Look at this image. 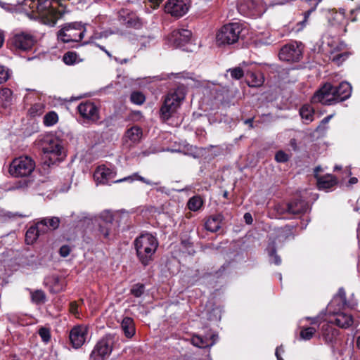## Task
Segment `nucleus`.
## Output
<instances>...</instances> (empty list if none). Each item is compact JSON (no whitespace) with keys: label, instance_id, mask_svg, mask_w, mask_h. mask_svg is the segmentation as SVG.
I'll use <instances>...</instances> for the list:
<instances>
[{"label":"nucleus","instance_id":"obj_1","mask_svg":"<svg viewBox=\"0 0 360 360\" xmlns=\"http://www.w3.org/2000/svg\"><path fill=\"white\" fill-rule=\"evenodd\" d=\"M351 94L352 86L347 82H341L337 86L326 83L314 94L311 103L330 105L345 101L350 97Z\"/></svg>","mask_w":360,"mask_h":360},{"label":"nucleus","instance_id":"obj_2","mask_svg":"<svg viewBox=\"0 0 360 360\" xmlns=\"http://www.w3.org/2000/svg\"><path fill=\"white\" fill-rule=\"evenodd\" d=\"M22 6L25 11H28L26 8L28 7L32 13H37L45 23L51 25H54L63 15L61 11L52 5L51 0H38L37 3L34 0H24Z\"/></svg>","mask_w":360,"mask_h":360},{"label":"nucleus","instance_id":"obj_3","mask_svg":"<svg viewBox=\"0 0 360 360\" xmlns=\"http://www.w3.org/2000/svg\"><path fill=\"white\" fill-rule=\"evenodd\" d=\"M159 243L155 236L149 233H143L134 240V246L140 262L147 266L153 259Z\"/></svg>","mask_w":360,"mask_h":360},{"label":"nucleus","instance_id":"obj_4","mask_svg":"<svg viewBox=\"0 0 360 360\" xmlns=\"http://www.w3.org/2000/svg\"><path fill=\"white\" fill-rule=\"evenodd\" d=\"M116 174L117 172L115 168H109L105 165H100L95 170L94 178L97 184H109L110 182L117 184L128 181L131 183L135 179H137L147 185L158 184V183H153L151 181L139 175L138 173H134L131 176L113 181L114 178L116 176Z\"/></svg>","mask_w":360,"mask_h":360},{"label":"nucleus","instance_id":"obj_5","mask_svg":"<svg viewBox=\"0 0 360 360\" xmlns=\"http://www.w3.org/2000/svg\"><path fill=\"white\" fill-rule=\"evenodd\" d=\"M186 92V87L183 84L178 85L168 91L160 108L161 115L165 120H168L176 112L184 101Z\"/></svg>","mask_w":360,"mask_h":360},{"label":"nucleus","instance_id":"obj_6","mask_svg":"<svg viewBox=\"0 0 360 360\" xmlns=\"http://www.w3.org/2000/svg\"><path fill=\"white\" fill-rule=\"evenodd\" d=\"M41 149L49 165L60 162L65 156V151L62 140L56 136L48 135L41 141Z\"/></svg>","mask_w":360,"mask_h":360},{"label":"nucleus","instance_id":"obj_7","mask_svg":"<svg viewBox=\"0 0 360 360\" xmlns=\"http://www.w3.org/2000/svg\"><path fill=\"white\" fill-rule=\"evenodd\" d=\"M242 31L238 23L224 25L217 34V41L220 45L233 44L238 41Z\"/></svg>","mask_w":360,"mask_h":360},{"label":"nucleus","instance_id":"obj_8","mask_svg":"<svg viewBox=\"0 0 360 360\" xmlns=\"http://www.w3.org/2000/svg\"><path fill=\"white\" fill-rule=\"evenodd\" d=\"M85 32V28L81 22H72L65 25L59 32L58 37L62 41L68 43L81 41Z\"/></svg>","mask_w":360,"mask_h":360},{"label":"nucleus","instance_id":"obj_9","mask_svg":"<svg viewBox=\"0 0 360 360\" xmlns=\"http://www.w3.org/2000/svg\"><path fill=\"white\" fill-rule=\"evenodd\" d=\"M34 160L27 156H21L15 158L11 164L9 172L15 177L27 176L34 169Z\"/></svg>","mask_w":360,"mask_h":360},{"label":"nucleus","instance_id":"obj_10","mask_svg":"<svg viewBox=\"0 0 360 360\" xmlns=\"http://www.w3.org/2000/svg\"><path fill=\"white\" fill-rule=\"evenodd\" d=\"M304 45L302 42L291 41L280 49L278 57L281 60L295 63L298 62L302 58Z\"/></svg>","mask_w":360,"mask_h":360},{"label":"nucleus","instance_id":"obj_11","mask_svg":"<svg viewBox=\"0 0 360 360\" xmlns=\"http://www.w3.org/2000/svg\"><path fill=\"white\" fill-rule=\"evenodd\" d=\"M191 5V0H167L165 4V11L172 17L179 18L188 12Z\"/></svg>","mask_w":360,"mask_h":360},{"label":"nucleus","instance_id":"obj_12","mask_svg":"<svg viewBox=\"0 0 360 360\" xmlns=\"http://www.w3.org/2000/svg\"><path fill=\"white\" fill-rule=\"evenodd\" d=\"M112 349V340L110 337H104L96 345L91 354V360H104Z\"/></svg>","mask_w":360,"mask_h":360},{"label":"nucleus","instance_id":"obj_13","mask_svg":"<svg viewBox=\"0 0 360 360\" xmlns=\"http://www.w3.org/2000/svg\"><path fill=\"white\" fill-rule=\"evenodd\" d=\"M78 112L85 120L96 122L99 119V110L92 102L81 103L77 107Z\"/></svg>","mask_w":360,"mask_h":360},{"label":"nucleus","instance_id":"obj_14","mask_svg":"<svg viewBox=\"0 0 360 360\" xmlns=\"http://www.w3.org/2000/svg\"><path fill=\"white\" fill-rule=\"evenodd\" d=\"M192 37V32L187 29H176L171 32L168 40L171 44L176 47L181 48L188 44Z\"/></svg>","mask_w":360,"mask_h":360},{"label":"nucleus","instance_id":"obj_15","mask_svg":"<svg viewBox=\"0 0 360 360\" xmlns=\"http://www.w3.org/2000/svg\"><path fill=\"white\" fill-rule=\"evenodd\" d=\"M118 20L121 25L128 28L139 29L142 25L141 21L136 14L127 8H122L119 11Z\"/></svg>","mask_w":360,"mask_h":360},{"label":"nucleus","instance_id":"obj_16","mask_svg":"<svg viewBox=\"0 0 360 360\" xmlns=\"http://www.w3.org/2000/svg\"><path fill=\"white\" fill-rule=\"evenodd\" d=\"M35 43L34 37L26 32H20L15 34L12 39V45L18 50L27 51L34 46Z\"/></svg>","mask_w":360,"mask_h":360},{"label":"nucleus","instance_id":"obj_17","mask_svg":"<svg viewBox=\"0 0 360 360\" xmlns=\"http://www.w3.org/2000/svg\"><path fill=\"white\" fill-rule=\"evenodd\" d=\"M88 328L85 326H76L73 327L69 335L70 342L74 348L81 347L86 341Z\"/></svg>","mask_w":360,"mask_h":360},{"label":"nucleus","instance_id":"obj_18","mask_svg":"<svg viewBox=\"0 0 360 360\" xmlns=\"http://www.w3.org/2000/svg\"><path fill=\"white\" fill-rule=\"evenodd\" d=\"M309 208L307 202L303 200H296L286 205V209L280 211V205L277 207V210L281 214L288 212L292 214H300L306 212Z\"/></svg>","mask_w":360,"mask_h":360},{"label":"nucleus","instance_id":"obj_19","mask_svg":"<svg viewBox=\"0 0 360 360\" xmlns=\"http://www.w3.org/2000/svg\"><path fill=\"white\" fill-rule=\"evenodd\" d=\"M321 333L322 338L325 340V342L333 347V345L339 335V330L335 328L330 323H324L321 326Z\"/></svg>","mask_w":360,"mask_h":360},{"label":"nucleus","instance_id":"obj_20","mask_svg":"<svg viewBox=\"0 0 360 360\" xmlns=\"http://www.w3.org/2000/svg\"><path fill=\"white\" fill-rule=\"evenodd\" d=\"M217 338V335L214 333L210 335V337L193 335L191 338V343L199 348L210 347L215 344Z\"/></svg>","mask_w":360,"mask_h":360},{"label":"nucleus","instance_id":"obj_21","mask_svg":"<svg viewBox=\"0 0 360 360\" xmlns=\"http://www.w3.org/2000/svg\"><path fill=\"white\" fill-rule=\"evenodd\" d=\"M113 217L111 213L106 212L102 214L99 222V231L101 235L107 238L112 228Z\"/></svg>","mask_w":360,"mask_h":360},{"label":"nucleus","instance_id":"obj_22","mask_svg":"<svg viewBox=\"0 0 360 360\" xmlns=\"http://www.w3.org/2000/svg\"><path fill=\"white\" fill-rule=\"evenodd\" d=\"M238 10L244 15L253 16L257 12V4L255 0H240L238 5Z\"/></svg>","mask_w":360,"mask_h":360},{"label":"nucleus","instance_id":"obj_23","mask_svg":"<svg viewBox=\"0 0 360 360\" xmlns=\"http://www.w3.org/2000/svg\"><path fill=\"white\" fill-rule=\"evenodd\" d=\"M60 224V219L56 217L51 218H43L38 221V227L41 229L42 233H46L49 230L56 229Z\"/></svg>","mask_w":360,"mask_h":360},{"label":"nucleus","instance_id":"obj_24","mask_svg":"<svg viewBox=\"0 0 360 360\" xmlns=\"http://www.w3.org/2000/svg\"><path fill=\"white\" fill-rule=\"evenodd\" d=\"M121 329L127 338H131L136 333L135 323L133 319L124 317L121 322Z\"/></svg>","mask_w":360,"mask_h":360},{"label":"nucleus","instance_id":"obj_25","mask_svg":"<svg viewBox=\"0 0 360 360\" xmlns=\"http://www.w3.org/2000/svg\"><path fill=\"white\" fill-rule=\"evenodd\" d=\"M337 183V179L331 174H326L320 176L317 179V185L319 188L323 190L329 189L335 186Z\"/></svg>","mask_w":360,"mask_h":360},{"label":"nucleus","instance_id":"obj_26","mask_svg":"<svg viewBox=\"0 0 360 360\" xmlns=\"http://www.w3.org/2000/svg\"><path fill=\"white\" fill-rule=\"evenodd\" d=\"M222 216L221 214H215L209 217L205 222V229L211 232L217 231L221 227Z\"/></svg>","mask_w":360,"mask_h":360},{"label":"nucleus","instance_id":"obj_27","mask_svg":"<svg viewBox=\"0 0 360 360\" xmlns=\"http://www.w3.org/2000/svg\"><path fill=\"white\" fill-rule=\"evenodd\" d=\"M353 318L351 315L344 312L338 313L335 316V323L342 328H347L353 323Z\"/></svg>","mask_w":360,"mask_h":360},{"label":"nucleus","instance_id":"obj_28","mask_svg":"<svg viewBox=\"0 0 360 360\" xmlns=\"http://www.w3.org/2000/svg\"><path fill=\"white\" fill-rule=\"evenodd\" d=\"M142 129L138 126H134L129 129L125 134V137L132 143L139 142L142 137Z\"/></svg>","mask_w":360,"mask_h":360},{"label":"nucleus","instance_id":"obj_29","mask_svg":"<svg viewBox=\"0 0 360 360\" xmlns=\"http://www.w3.org/2000/svg\"><path fill=\"white\" fill-rule=\"evenodd\" d=\"M41 229L38 227V222L35 226H31L28 229L25 234V241L27 244H32L39 235L43 234Z\"/></svg>","mask_w":360,"mask_h":360},{"label":"nucleus","instance_id":"obj_30","mask_svg":"<svg viewBox=\"0 0 360 360\" xmlns=\"http://www.w3.org/2000/svg\"><path fill=\"white\" fill-rule=\"evenodd\" d=\"M317 4H318V2L316 4V5L314 7H312L311 9H309L304 13V14H303L304 19L302 21L297 22L295 25V27H293L292 28L291 31H293L295 32H299L303 30V29L306 27V25L307 24L308 19H309L311 13L316 10Z\"/></svg>","mask_w":360,"mask_h":360},{"label":"nucleus","instance_id":"obj_31","mask_svg":"<svg viewBox=\"0 0 360 360\" xmlns=\"http://www.w3.org/2000/svg\"><path fill=\"white\" fill-rule=\"evenodd\" d=\"M12 91L8 88H4L0 91V105L6 108L13 99Z\"/></svg>","mask_w":360,"mask_h":360},{"label":"nucleus","instance_id":"obj_32","mask_svg":"<svg viewBox=\"0 0 360 360\" xmlns=\"http://www.w3.org/2000/svg\"><path fill=\"white\" fill-rule=\"evenodd\" d=\"M300 115L307 123H309L314 119V110L310 105H303L300 110Z\"/></svg>","mask_w":360,"mask_h":360},{"label":"nucleus","instance_id":"obj_33","mask_svg":"<svg viewBox=\"0 0 360 360\" xmlns=\"http://www.w3.org/2000/svg\"><path fill=\"white\" fill-rule=\"evenodd\" d=\"M202 204V199L199 195H195L189 199L187 206L190 210L195 212L200 209Z\"/></svg>","mask_w":360,"mask_h":360},{"label":"nucleus","instance_id":"obj_34","mask_svg":"<svg viewBox=\"0 0 360 360\" xmlns=\"http://www.w3.org/2000/svg\"><path fill=\"white\" fill-rule=\"evenodd\" d=\"M267 250L269 256L270 257V262L276 265H280L281 264V259L280 256L276 254L275 243L269 244Z\"/></svg>","mask_w":360,"mask_h":360},{"label":"nucleus","instance_id":"obj_35","mask_svg":"<svg viewBox=\"0 0 360 360\" xmlns=\"http://www.w3.org/2000/svg\"><path fill=\"white\" fill-rule=\"evenodd\" d=\"M53 284L51 286V291L54 293H58L64 289L65 283L64 280L59 277H53Z\"/></svg>","mask_w":360,"mask_h":360},{"label":"nucleus","instance_id":"obj_36","mask_svg":"<svg viewBox=\"0 0 360 360\" xmlns=\"http://www.w3.org/2000/svg\"><path fill=\"white\" fill-rule=\"evenodd\" d=\"M333 302H337L340 308L347 306L346 293L342 288L339 289L337 295L333 298Z\"/></svg>","mask_w":360,"mask_h":360},{"label":"nucleus","instance_id":"obj_37","mask_svg":"<svg viewBox=\"0 0 360 360\" xmlns=\"http://www.w3.org/2000/svg\"><path fill=\"white\" fill-rule=\"evenodd\" d=\"M58 115L53 111L48 112L44 117V124L47 127L54 125L58 122Z\"/></svg>","mask_w":360,"mask_h":360},{"label":"nucleus","instance_id":"obj_38","mask_svg":"<svg viewBox=\"0 0 360 360\" xmlns=\"http://www.w3.org/2000/svg\"><path fill=\"white\" fill-rule=\"evenodd\" d=\"M30 293L32 301L35 304H41L45 302L46 295L42 290H37L32 291Z\"/></svg>","mask_w":360,"mask_h":360},{"label":"nucleus","instance_id":"obj_39","mask_svg":"<svg viewBox=\"0 0 360 360\" xmlns=\"http://www.w3.org/2000/svg\"><path fill=\"white\" fill-rule=\"evenodd\" d=\"M263 82L264 79L261 75L251 73L248 84L250 86H259L262 84Z\"/></svg>","mask_w":360,"mask_h":360},{"label":"nucleus","instance_id":"obj_40","mask_svg":"<svg viewBox=\"0 0 360 360\" xmlns=\"http://www.w3.org/2000/svg\"><path fill=\"white\" fill-rule=\"evenodd\" d=\"M44 105L43 103H37L31 106L29 113L31 116L35 117L41 115L44 112Z\"/></svg>","mask_w":360,"mask_h":360},{"label":"nucleus","instance_id":"obj_41","mask_svg":"<svg viewBox=\"0 0 360 360\" xmlns=\"http://www.w3.org/2000/svg\"><path fill=\"white\" fill-rule=\"evenodd\" d=\"M316 330L314 327L302 328L300 331V337L302 340H309L312 338Z\"/></svg>","mask_w":360,"mask_h":360},{"label":"nucleus","instance_id":"obj_42","mask_svg":"<svg viewBox=\"0 0 360 360\" xmlns=\"http://www.w3.org/2000/svg\"><path fill=\"white\" fill-rule=\"evenodd\" d=\"M145 99V96L140 91H133L130 96L131 101L136 105L143 104Z\"/></svg>","mask_w":360,"mask_h":360},{"label":"nucleus","instance_id":"obj_43","mask_svg":"<svg viewBox=\"0 0 360 360\" xmlns=\"http://www.w3.org/2000/svg\"><path fill=\"white\" fill-rule=\"evenodd\" d=\"M77 56L74 52H68L64 54L63 60L67 65H72L77 60Z\"/></svg>","mask_w":360,"mask_h":360},{"label":"nucleus","instance_id":"obj_44","mask_svg":"<svg viewBox=\"0 0 360 360\" xmlns=\"http://www.w3.org/2000/svg\"><path fill=\"white\" fill-rule=\"evenodd\" d=\"M144 285L141 283L135 284L132 286L131 289V293L134 295L136 297H141L144 292Z\"/></svg>","mask_w":360,"mask_h":360},{"label":"nucleus","instance_id":"obj_45","mask_svg":"<svg viewBox=\"0 0 360 360\" xmlns=\"http://www.w3.org/2000/svg\"><path fill=\"white\" fill-rule=\"evenodd\" d=\"M39 335L44 342H48L51 339L50 330L47 328H40L39 330Z\"/></svg>","mask_w":360,"mask_h":360},{"label":"nucleus","instance_id":"obj_46","mask_svg":"<svg viewBox=\"0 0 360 360\" xmlns=\"http://www.w3.org/2000/svg\"><path fill=\"white\" fill-rule=\"evenodd\" d=\"M229 72L231 73V76L236 79H240L244 75L243 70L239 67L230 69Z\"/></svg>","mask_w":360,"mask_h":360},{"label":"nucleus","instance_id":"obj_47","mask_svg":"<svg viewBox=\"0 0 360 360\" xmlns=\"http://www.w3.org/2000/svg\"><path fill=\"white\" fill-rule=\"evenodd\" d=\"M9 78L8 70L0 65V84L6 82Z\"/></svg>","mask_w":360,"mask_h":360},{"label":"nucleus","instance_id":"obj_48","mask_svg":"<svg viewBox=\"0 0 360 360\" xmlns=\"http://www.w3.org/2000/svg\"><path fill=\"white\" fill-rule=\"evenodd\" d=\"M275 159L278 162H285L288 160V155L283 151L280 150L276 153Z\"/></svg>","mask_w":360,"mask_h":360},{"label":"nucleus","instance_id":"obj_49","mask_svg":"<svg viewBox=\"0 0 360 360\" xmlns=\"http://www.w3.org/2000/svg\"><path fill=\"white\" fill-rule=\"evenodd\" d=\"M69 311L75 317L79 318V311H78V305L76 303V302H72L70 303Z\"/></svg>","mask_w":360,"mask_h":360},{"label":"nucleus","instance_id":"obj_50","mask_svg":"<svg viewBox=\"0 0 360 360\" xmlns=\"http://www.w3.org/2000/svg\"><path fill=\"white\" fill-rule=\"evenodd\" d=\"M347 53L338 54L333 58V61L336 62L338 64H339L342 61L345 60L347 58Z\"/></svg>","mask_w":360,"mask_h":360},{"label":"nucleus","instance_id":"obj_51","mask_svg":"<svg viewBox=\"0 0 360 360\" xmlns=\"http://www.w3.org/2000/svg\"><path fill=\"white\" fill-rule=\"evenodd\" d=\"M70 250H71L70 248L68 245H63L60 248L59 252L62 257H65L69 255Z\"/></svg>","mask_w":360,"mask_h":360},{"label":"nucleus","instance_id":"obj_52","mask_svg":"<svg viewBox=\"0 0 360 360\" xmlns=\"http://www.w3.org/2000/svg\"><path fill=\"white\" fill-rule=\"evenodd\" d=\"M172 75H173V73ZM174 75H175L176 78L191 79V77L189 76L188 73L179 72V73L174 74Z\"/></svg>","mask_w":360,"mask_h":360},{"label":"nucleus","instance_id":"obj_53","mask_svg":"<svg viewBox=\"0 0 360 360\" xmlns=\"http://www.w3.org/2000/svg\"><path fill=\"white\" fill-rule=\"evenodd\" d=\"M244 219H245V221L246 222V224H251L253 221L251 214L248 213V212H247L244 214Z\"/></svg>","mask_w":360,"mask_h":360},{"label":"nucleus","instance_id":"obj_54","mask_svg":"<svg viewBox=\"0 0 360 360\" xmlns=\"http://www.w3.org/2000/svg\"><path fill=\"white\" fill-rule=\"evenodd\" d=\"M282 350V352H284V349H283L282 346L277 347L276 349L275 355L278 360H283V359L281 357V354H279V351Z\"/></svg>","mask_w":360,"mask_h":360},{"label":"nucleus","instance_id":"obj_55","mask_svg":"<svg viewBox=\"0 0 360 360\" xmlns=\"http://www.w3.org/2000/svg\"><path fill=\"white\" fill-rule=\"evenodd\" d=\"M98 47L101 50L103 51V52H105L106 53V55L110 58H112V54L108 51L105 49V48L103 46H101V45H98Z\"/></svg>","mask_w":360,"mask_h":360},{"label":"nucleus","instance_id":"obj_56","mask_svg":"<svg viewBox=\"0 0 360 360\" xmlns=\"http://www.w3.org/2000/svg\"><path fill=\"white\" fill-rule=\"evenodd\" d=\"M332 117H333V115H328V116L324 117L321 121V124H327L330 121V120L332 118Z\"/></svg>","mask_w":360,"mask_h":360},{"label":"nucleus","instance_id":"obj_57","mask_svg":"<svg viewBox=\"0 0 360 360\" xmlns=\"http://www.w3.org/2000/svg\"><path fill=\"white\" fill-rule=\"evenodd\" d=\"M150 2H151L153 4H154L155 7H157L159 6V4L163 1V0H148Z\"/></svg>","mask_w":360,"mask_h":360},{"label":"nucleus","instance_id":"obj_58","mask_svg":"<svg viewBox=\"0 0 360 360\" xmlns=\"http://www.w3.org/2000/svg\"><path fill=\"white\" fill-rule=\"evenodd\" d=\"M114 60L115 61H117V63H120V64H124V63H127L128 62V59L125 58V59H123V60H120L118 59L117 58L115 57L114 58Z\"/></svg>","mask_w":360,"mask_h":360},{"label":"nucleus","instance_id":"obj_59","mask_svg":"<svg viewBox=\"0 0 360 360\" xmlns=\"http://www.w3.org/2000/svg\"><path fill=\"white\" fill-rule=\"evenodd\" d=\"M357 181H358V180H357V178H356V177H352L349 180V184H355L357 183Z\"/></svg>","mask_w":360,"mask_h":360},{"label":"nucleus","instance_id":"obj_60","mask_svg":"<svg viewBox=\"0 0 360 360\" xmlns=\"http://www.w3.org/2000/svg\"><path fill=\"white\" fill-rule=\"evenodd\" d=\"M4 42V36L1 33H0V47L3 44Z\"/></svg>","mask_w":360,"mask_h":360},{"label":"nucleus","instance_id":"obj_61","mask_svg":"<svg viewBox=\"0 0 360 360\" xmlns=\"http://www.w3.org/2000/svg\"><path fill=\"white\" fill-rule=\"evenodd\" d=\"M357 238H358L359 240H360V224H359V228L357 230Z\"/></svg>","mask_w":360,"mask_h":360},{"label":"nucleus","instance_id":"obj_62","mask_svg":"<svg viewBox=\"0 0 360 360\" xmlns=\"http://www.w3.org/2000/svg\"><path fill=\"white\" fill-rule=\"evenodd\" d=\"M252 119H248V120L245 121V124H250L251 127L252 126Z\"/></svg>","mask_w":360,"mask_h":360},{"label":"nucleus","instance_id":"obj_63","mask_svg":"<svg viewBox=\"0 0 360 360\" xmlns=\"http://www.w3.org/2000/svg\"><path fill=\"white\" fill-rule=\"evenodd\" d=\"M356 345L360 349V336L356 340Z\"/></svg>","mask_w":360,"mask_h":360},{"label":"nucleus","instance_id":"obj_64","mask_svg":"<svg viewBox=\"0 0 360 360\" xmlns=\"http://www.w3.org/2000/svg\"><path fill=\"white\" fill-rule=\"evenodd\" d=\"M6 5H7L6 4L3 3V2H1V1H0V6H1V8H5Z\"/></svg>","mask_w":360,"mask_h":360}]
</instances>
